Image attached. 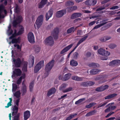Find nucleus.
<instances>
[{
    "mask_svg": "<svg viewBox=\"0 0 120 120\" xmlns=\"http://www.w3.org/2000/svg\"><path fill=\"white\" fill-rule=\"evenodd\" d=\"M11 25H10L8 26V30L7 32V34L9 36L11 35L12 34L13 36H16L22 34L24 31V29L21 25H19V30L17 33H16V30L14 29L13 30L11 29Z\"/></svg>",
    "mask_w": 120,
    "mask_h": 120,
    "instance_id": "obj_1",
    "label": "nucleus"
},
{
    "mask_svg": "<svg viewBox=\"0 0 120 120\" xmlns=\"http://www.w3.org/2000/svg\"><path fill=\"white\" fill-rule=\"evenodd\" d=\"M19 11L18 6L17 5H16L14 9V11L15 13L14 14V20L13 23V26L15 27L16 26V25L22 20V18L21 16H18L16 18L15 16V15L16 13L18 12Z\"/></svg>",
    "mask_w": 120,
    "mask_h": 120,
    "instance_id": "obj_2",
    "label": "nucleus"
},
{
    "mask_svg": "<svg viewBox=\"0 0 120 120\" xmlns=\"http://www.w3.org/2000/svg\"><path fill=\"white\" fill-rule=\"evenodd\" d=\"M15 51L13 49L11 51L12 60V63L13 64L17 67H19L20 66L21 63V62L20 59L18 58L16 60H15L14 58V55L15 54Z\"/></svg>",
    "mask_w": 120,
    "mask_h": 120,
    "instance_id": "obj_3",
    "label": "nucleus"
},
{
    "mask_svg": "<svg viewBox=\"0 0 120 120\" xmlns=\"http://www.w3.org/2000/svg\"><path fill=\"white\" fill-rule=\"evenodd\" d=\"M43 16L42 15H41L38 18L37 20L35 22L36 25H34V27L36 29V25L37 26L38 29H39L41 26L43 22Z\"/></svg>",
    "mask_w": 120,
    "mask_h": 120,
    "instance_id": "obj_4",
    "label": "nucleus"
},
{
    "mask_svg": "<svg viewBox=\"0 0 120 120\" xmlns=\"http://www.w3.org/2000/svg\"><path fill=\"white\" fill-rule=\"evenodd\" d=\"M20 98L15 100L14 101V104L16 105L17 106L15 105L12 109L13 112L12 115L13 116L15 115L18 112V106H19V102Z\"/></svg>",
    "mask_w": 120,
    "mask_h": 120,
    "instance_id": "obj_5",
    "label": "nucleus"
},
{
    "mask_svg": "<svg viewBox=\"0 0 120 120\" xmlns=\"http://www.w3.org/2000/svg\"><path fill=\"white\" fill-rule=\"evenodd\" d=\"M12 35L9 38V39L10 40L11 39H12L11 42L10 41L9 42V44H10L11 43H19L20 42V37H19L18 38H15V36H13L12 34Z\"/></svg>",
    "mask_w": 120,
    "mask_h": 120,
    "instance_id": "obj_6",
    "label": "nucleus"
},
{
    "mask_svg": "<svg viewBox=\"0 0 120 120\" xmlns=\"http://www.w3.org/2000/svg\"><path fill=\"white\" fill-rule=\"evenodd\" d=\"M54 60H52L47 64L45 68L46 71L48 72L51 70L54 65Z\"/></svg>",
    "mask_w": 120,
    "mask_h": 120,
    "instance_id": "obj_7",
    "label": "nucleus"
},
{
    "mask_svg": "<svg viewBox=\"0 0 120 120\" xmlns=\"http://www.w3.org/2000/svg\"><path fill=\"white\" fill-rule=\"evenodd\" d=\"M54 60H52L47 64L45 68L46 71L48 72L51 70L54 65Z\"/></svg>",
    "mask_w": 120,
    "mask_h": 120,
    "instance_id": "obj_8",
    "label": "nucleus"
},
{
    "mask_svg": "<svg viewBox=\"0 0 120 120\" xmlns=\"http://www.w3.org/2000/svg\"><path fill=\"white\" fill-rule=\"evenodd\" d=\"M44 43L45 44L51 45L54 43V42L52 38L49 36L46 38L44 41Z\"/></svg>",
    "mask_w": 120,
    "mask_h": 120,
    "instance_id": "obj_9",
    "label": "nucleus"
},
{
    "mask_svg": "<svg viewBox=\"0 0 120 120\" xmlns=\"http://www.w3.org/2000/svg\"><path fill=\"white\" fill-rule=\"evenodd\" d=\"M44 62L41 61L39 62L35 66L34 69V73H36L38 72L40 69L41 67L43 65Z\"/></svg>",
    "mask_w": 120,
    "mask_h": 120,
    "instance_id": "obj_10",
    "label": "nucleus"
},
{
    "mask_svg": "<svg viewBox=\"0 0 120 120\" xmlns=\"http://www.w3.org/2000/svg\"><path fill=\"white\" fill-rule=\"evenodd\" d=\"M28 41L31 43H34L35 42L34 35L31 32H30L28 33Z\"/></svg>",
    "mask_w": 120,
    "mask_h": 120,
    "instance_id": "obj_11",
    "label": "nucleus"
},
{
    "mask_svg": "<svg viewBox=\"0 0 120 120\" xmlns=\"http://www.w3.org/2000/svg\"><path fill=\"white\" fill-rule=\"evenodd\" d=\"M3 12H4L5 15L7 13V11L4 9V7L2 5H1L0 6V19L4 18V17L3 14Z\"/></svg>",
    "mask_w": 120,
    "mask_h": 120,
    "instance_id": "obj_12",
    "label": "nucleus"
},
{
    "mask_svg": "<svg viewBox=\"0 0 120 120\" xmlns=\"http://www.w3.org/2000/svg\"><path fill=\"white\" fill-rule=\"evenodd\" d=\"M21 71L19 69H16L15 71H13V74L12 75V78L15 76L20 75L21 74Z\"/></svg>",
    "mask_w": 120,
    "mask_h": 120,
    "instance_id": "obj_13",
    "label": "nucleus"
},
{
    "mask_svg": "<svg viewBox=\"0 0 120 120\" xmlns=\"http://www.w3.org/2000/svg\"><path fill=\"white\" fill-rule=\"evenodd\" d=\"M65 10H61L58 11L56 13V16L57 17H60L63 16L66 13Z\"/></svg>",
    "mask_w": 120,
    "mask_h": 120,
    "instance_id": "obj_14",
    "label": "nucleus"
},
{
    "mask_svg": "<svg viewBox=\"0 0 120 120\" xmlns=\"http://www.w3.org/2000/svg\"><path fill=\"white\" fill-rule=\"evenodd\" d=\"M110 54V52L105 50L104 53L103 54L102 56L101 57V59L103 60H107L108 58L107 56L109 55Z\"/></svg>",
    "mask_w": 120,
    "mask_h": 120,
    "instance_id": "obj_15",
    "label": "nucleus"
},
{
    "mask_svg": "<svg viewBox=\"0 0 120 120\" xmlns=\"http://www.w3.org/2000/svg\"><path fill=\"white\" fill-rule=\"evenodd\" d=\"M53 11L52 9H50L48 12H47L46 15V20H48L51 17L52 15Z\"/></svg>",
    "mask_w": 120,
    "mask_h": 120,
    "instance_id": "obj_16",
    "label": "nucleus"
},
{
    "mask_svg": "<svg viewBox=\"0 0 120 120\" xmlns=\"http://www.w3.org/2000/svg\"><path fill=\"white\" fill-rule=\"evenodd\" d=\"M30 113L29 111L27 110L24 113V120H27L30 116Z\"/></svg>",
    "mask_w": 120,
    "mask_h": 120,
    "instance_id": "obj_17",
    "label": "nucleus"
},
{
    "mask_svg": "<svg viewBox=\"0 0 120 120\" xmlns=\"http://www.w3.org/2000/svg\"><path fill=\"white\" fill-rule=\"evenodd\" d=\"M21 93L22 95L25 94L26 92V87L23 82L22 83V86L21 90Z\"/></svg>",
    "mask_w": 120,
    "mask_h": 120,
    "instance_id": "obj_18",
    "label": "nucleus"
},
{
    "mask_svg": "<svg viewBox=\"0 0 120 120\" xmlns=\"http://www.w3.org/2000/svg\"><path fill=\"white\" fill-rule=\"evenodd\" d=\"M72 44H71L64 49L60 53L62 54L68 51L73 46Z\"/></svg>",
    "mask_w": 120,
    "mask_h": 120,
    "instance_id": "obj_19",
    "label": "nucleus"
},
{
    "mask_svg": "<svg viewBox=\"0 0 120 120\" xmlns=\"http://www.w3.org/2000/svg\"><path fill=\"white\" fill-rule=\"evenodd\" d=\"M56 91V90L55 88H52L50 89L48 92L47 94V95L49 96L52 94H54Z\"/></svg>",
    "mask_w": 120,
    "mask_h": 120,
    "instance_id": "obj_20",
    "label": "nucleus"
},
{
    "mask_svg": "<svg viewBox=\"0 0 120 120\" xmlns=\"http://www.w3.org/2000/svg\"><path fill=\"white\" fill-rule=\"evenodd\" d=\"M34 57L33 56H30V57L29 62L30 64V67H33L34 63Z\"/></svg>",
    "mask_w": 120,
    "mask_h": 120,
    "instance_id": "obj_21",
    "label": "nucleus"
},
{
    "mask_svg": "<svg viewBox=\"0 0 120 120\" xmlns=\"http://www.w3.org/2000/svg\"><path fill=\"white\" fill-rule=\"evenodd\" d=\"M88 37V35L87 34H86L84 35V37L81 39L77 43V45H79L82 42L85 41Z\"/></svg>",
    "mask_w": 120,
    "mask_h": 120,
    "instance_id": "obj_22",
    "label": "nucleus"
},
{
    "mask_svg": "<svg viewBox=\"0 0 120 120\" xmlns=\"http://www.w3.org/2000/svg\"><path fill=\"white\" fill-rule=\"evenodd\" d=\"M81 14L80 13H75L72 15L71 18L72 19H74L75 18L81 16Z\"/></svg>",
    "mask_w": 120,
    "mask_h": 120,
    "instance_id": "obj_23",
    "label": "nucleus"
},
{
    "mask_svg": "<svg viewBox=\"0 0 120 120\" xmlns=\"http://www.w3.org/2000/svg\"><path fill=\"white\" fill-rule=\"evenodd\" d=\"M71 78L73 80L78 81H81L83 79L82 78L79 77L76 75L72 76Z\"/></svg>",
    "mask_w": 120,
    "mask_h": 120,
    "instance_id": "obj_24",
    "label": "nucleus"
},
{
    "mask_svg": "<svg viewBox=\"0 0 120 120\" xmlns=\"http://www.w3.org/2000/svg\"><path fill=\"white\" fill-rule=\"evenodd\" d=\"M47 0H42L39 5V7L41 8L47 2Z\"/></svg>",
    "mask_w": 120,
    "mask_h": 120,
    "instance_id": "obj_25",
    "label": "nucleus"
},
{
    "mask_svg": "<svg viewBox=\"0 0 120 120\" xmlns=\"http://www.w3.org/2000/svg\"><path fill=\"white\" fill-rule=\"evenodd\" d=\"M70 65L73 66H76L78 65V63L76 61L72 60L70 61Z\"/></svg>",
    "mask_w": 120,
    "mask_h": 120,
    "instance_id": "obj_26",
    "label": "nucleus"
},
{
    "mask_svg": "<svg viewBox=\"0 0 120 120\" xmlns=\"http://www.w3.org/2000/svg\"><path fill=\"white\" fill-rule=\"evenodd\" d=\"M25 75L24 74L22 75V76L20 77V78L18 79L17 81V84H19L21 82L22 79H24L25 77Z\"/></svg>",
    "mask_w": 120,
    "mask_h": 120,
    "instance_id": "obj_27",
    "label": "nucleus"
},
{
    "mask_svg": "<svg viewBox=\"0 0 120 120\" xmlns=\"http://www.w3.org/2000/svg\"><path fill=\"white\" fill-rule=\"evenodd\" d=\"M13 95L17 98H19L21 95V93L20 91H17L14 93H13Z\"/></svg>",
    "mask_w": 120,
    "mask_h": 120,
    "instance_id": "obj_28",
    "label": "nucleus"
},
{
    "mask_svg": "<svg viewBox=\"0 0 120 120\" xmlns=\"http://www.w3.org/2000/svg\"><path fill=\"white\" fill-rule=\"evenodd\" d=\"M100 71V70L98 69H93L90 71V73L91 74H94L97 73Z\"/></svg>",
    "mask_w": 120,
    "mask_h": 120,
    "instance_id": "obj_29",
    "label": "nucleus"
},
{
    "mask_svg": "<svg viewBox=\"0 0 120 120\" xmlns=\"http://www.w3.org/2000/svg\"><path fill=\"white\" fill-rule=\"evenodd\" d=\"M27 63L26 62H24L23 63V66L22 68V70L23 71H26L27 69Z\"/></svg>",
    "mask_w": 120,
    "mask_h": 120,
    "instance_id": "obj_30",
    "label": "nucleus"
},
{
    "mask_svg": "<svg viewBox=\"0 0 120 120\" xmlns=\"http://www.w3.org/2000/svg\"><path fill=\"white\" fill-rule=\"evenodd\" d=\"M71 75V74L70 73L66 74L64 77V80L65 81L68 80L70 78Z\"/></svg>",
    "mask_w": 120,
    "mask_h": 120,
    "instance_id": "obj_31",
    "label": "nucleus"
},
{
    "mask_svg": "<svg viewBox=\"0 0 120 120\" xmlns=\"http://www.w3.org/2000/svg\"><path fill=\"white\" fill-rule=\"evenodd\" d=\"M77 28V27H75V28L74 27H71L70 28L68 29L67 30V32L68 34H69L73 32L75 30H76Z\"/></svg>",
    "mask_w": 120,
    "mask_h": 120,
    "instance_id": "obj_32",
    "label": "nucleus"
},
{
    "mask_svg": "<svg viewBox=\"0 0 120 120\" xmlns=\"http://www.w3.org/2000/svg\"><path fill=\"white\" fill-rule=\"evenodd\" d=\"M74 4L73 1H68L66 2L65 5L67 6H69L73 5Z\"/></svg>",
    "mask_w": 120,
    "mask_h": 120,
    "instance_id": "obj_33",
    "label": "nucleus"
},
{
    "mask_svg": "<svg viewBox=\"0 0 120 120\" xmlns=\"http://www.w3.org/2000/svg\"><path fill=\"white\" fill-rule=\"evenodd\" d=\"M77 8V6H74L69 8H68L67 9L69 12H71L76 9Z\"/></svg>",
    "mask_w": 120,
    "mask_h": 120,
    "instance_id": "obj_34",
    "label": "nucleus"
},
{
    "mask_svg": "<svg viewBox=\"0 0 120 120\" xmlns=\"http://www.w3.org/2000/svg\"><path fill=\"white\" fill-rule=\"evenodd\" d=\"M105 51V50L102 48L99 49L98 50V53L100 55H102L103 56L104 53Z\"/></svg>",
    "mask_w": 120,
    "mask_h": 120,
    "instance_id": "obj_35",
    "label": "nucleus"
},
{
    "mask_svg": "<svg viewBox=\"0 0 120 120\" xmlns=\"http://www.w3.org/2000/svg\"><path fill=\"white\" fill-rule=\"evenodd\" d=\"M89 66L90 67L95 68L99 66V65L98 64L94 63H91L89 64Z\"/></svg>",
    "mask_w": 120,
    "mask_h": 120,
    "instance_id": "obj_36",
    "label": "nucleus"
},
{
    "mask_svg": "<svg viewBox=\"0 0 120 120\" xmlns=\"http://www.w3.org/2000/svg\"><path fill=\"white\" fill-rule=\"evenodd\" d=\"M116 95L117 94H111L106 97L105 99H108L111 98L116 96Z\"/></svg>",
    "mask_w": 120,
    "mask_h": 120,
    "instance_id": "obj_37",
    "label": "nucleus"
},
{
    "mask_svg": "<svg viewBox=\"0 0 120 120\" xmlns=\"http://www.w3.org/2000/svg\"><path fill=\"white\" fill-rule=\"evenodd\" d=\"M77 115L76 114H71L68 117H67L66 119V120H70L72 118H73L75 116Z\"/></svg>",
    "mask_w": 120,
    "mask_h": 120,
    "instance_id": "obj_38",
    "label": "nucleus"
},
{
    "mask_svg": "<svg viewBox=\"0 0 120 120\" xmlns=\"http://www.w3.org/2000/svg\"><path fill=\"white\" fill-rule=\"evenodd\" d=\"M112 103L109 104L108 105H107L106 106V107H109L108 108L106 109L105 110V112H109L111 110L110 109V106H109L110 105H111H111Z\"/></svg>",
    "mask_w": 120,
    "mask_h": 120,
    "instance_id": "obj_39",
    "label": "nucleus"
},
{
    "mask_svg": "<svg viewBox=\"0 0 120 120\" xmlns=\"http://www.w3.org/2000/svg\"><path fill=\"white\" fill-rule=\"evenodd\" d=\"M12 91L13 92L15 91L17 89V85L15 83L12 84Z\"/></svg>",
    "mask_w": 120,
    "mask_h": 120,
    "instance_id": "obj_40",
    "label": "nucleus"
},
{
    "mask_svg": "<svg viewBox=\"0 0 120 120\" xmlns=\"http://www.w3.org/2000/svg\"><path fill=\"white\" fill-rule=\"evenodd\" d=\"M109 65L112 66L113 65H117L116 60H114L112 61L109 63Z\"/></svg>",
    "mask_w": 120,
    "mask_h": 120,
    "instance_id": "obj_41",
    "label": "nucleus"
},
{
    "mask_svg": "<svg viewBox=\"0 0 120 120\" xmlns=\"http://www.w3.org/2000/svg\"><path fill=\"white\" fill-rule=\"evenodd\" d=\"M9 99L10 100V101L7 104V105L5 106V108H8L11 105V103L12 101V100L11 98H9Z\"/></svg>",
    "mask_w": 120,
    "mask_h": 120,
    "instance_id": "obj_42",
    "label": "nucleus"
},
{
    "mask_svg": "<svg viewBox=\"0 0 120 120\" xmlns=\"http://www.w3.org/2000/svg\"><path fill=\"white\" fill-rule=\"evenodd\" d=\"M92 0H88L85 2V4L87 5H91V4H93V3H91V2Z\"/></svg>",
    "mask_w": 120,
    "mask_h": 120,
    "instance_id": "obj_43",
    "label": "nucleus"
},
{
    "mask_svg": "<svg viewBox=\"0 0 120 120\" xmlns=\"http://www.w3.org/2000/svg\"><path fill=\"white\" fill-rule=\"evenodd\" d=\"M56 31L54 32L53 34H52L53 35L54 38L55 39H56L57 37V33L58 32V29H56Z\"/></svg>",
    "mask_w": 120,
    "mask_h": 120,
    "instance_id": "obj_44",
    "label": "nucleus"
},
{
    "mask_svg": "<svg viewBox=\"0 0 120 120\" xmlns=\"http://www.w3.org/2000/svg\"><path fill=\"white\" fill-rule=\"evenodd\" d=\"M109 46L111 49H113L116 47V45L114 44H111L109 45Z\"/></svg>",
    "mask_w": 120,
    "mask_h": 120,
    "instance_id": "obj_45",
    "label": "nucleus"
},
{
    "mask_svg": "<svg viewBox=\"0 0 120 120\" xmlns=\"http://www.w3.org/2000/svg\"><path fill=\"white\" fill-rule=\"evenodd\" d=\"M34 86V82H31L30 85V91H32L33 90Z\"/></svg>",
    "mask_w": 120,
    "mask_h": 120,
    "instance_id": "obj_46",
    "label": "nucleus"
},
{
    "mask_svg": "<svg viewBox=\"0 0 120 120\" xmlns=\"http://www.w3.org/2000/svg\"><path fill=\"white\" fill-rule=\"evenodd\" d=\"M105 24V23H101V24H98V25L94 26L93 28V29H97L101 26L102 25H103L104 24Z\"/></svg>",
    "mask_w": 120,
    "mask_h": 120,
    "instance_id": "obj_47",
    "label": "nucleus"
},
{
    "mask_svg": "<svg viewBox=\"0 0 120 120\" xmlns=\"http://www.w3.org/2000/svg\"><path fill=\"white\" fill-rule=\"evenodd\" d=\"M85 100V99L84 98L81 99H80L78 101H76L75 102V104H78L80 103L81 102H82L83 101H84Z\"/></svg>",
    "mask_w": 120,
    "mask_h": 120,
    "instance_id": "obj_48",
    "label": "nucleus"
},
{
    "mask_svg": "<svg viewBox=\"0 0 120 120\" xmlns=\"http://www.w3.org/2000/svg\"><path fill=\"white\" fill-rule=\"evenodd\" d=\"M78 55V53L76 52H74L73 55L74 58L75 59H76L77 58Z\"/></svg>",
    "mask_w": 120,
    "mask_h": 120,
    "instance_id": "obj_49",
    "label": "nucleus"
},
{
    "mask_svg": "<svg viewBox=\"0 0 120 120\" xmlns=\"http://www.w3.org/2000/svg\"><path fill=\"white\" fill-rule=\"evenodd\" d=\"M13 119L14 120H19V114L13 117Z\"/></svg>",
    "mask_w": 120,
    "mask_h": 120,
    "instance_id": "obj_50",
    "label": "nucleus"
},
{
    "mask_svg": "<svg viewBox=\"0 0 120 120\" xmlns=\"http://www.w3.org/2000/svg\"><path fill=\"white\" fill-rule=\"evenodd\" d=\"M96 104V103H91L89 105H86V107L87 108H89Z\"/></svg>",
    "mask_w": 120,
    "mask_h": 120,
    "instance_id": "obj_51",
    "label": "nucleus"
},
{
    "mask_svg": "<svg viewBox=\"0 0 120 120\" xmlns=\"http://www.w3.org/2000/svg\"><path fill=\"white\" fill-rule=\"evenodd\" d=\"M87 83V82H82L81 84V86H88Z\"/></svg>",
    "mask_w": 120,
    "mask_h": 120,
    "instance_id": "obj_52",
    "label": "nucleus"
},
{
    "mask_svg": "<svg viewBox=\"0 0 120 120\" xmlns=\"http://www.w3.org/2000/svg\"><path fill=\"white\" fill-rule=\"evenodd\" d=\"M96 90L97 91H103V89L102 86H101L96 89Z\"/></svg>",
    "mask_w": 120,
    "mask_h": 120,
    "instance_id": "obj_53",
    "label": "nucleus"
},
{
    "mask_svg": "<svg viewBox=\"0 0 120 120\" xmlns=\"http://www.w3.org/2000/svg\"><path fill=\"white\" fill-rule=\"evenodd\" d=\"M107 103V102H105L104 103L102 104L101 103L100 104L98 107V108H99L100 107H101L102 106H103L105 105Z\"/></svg>",
    "mask_w": 120,
    "mask_h": 120,
    "instance_id": "obj_54",
    "label": "nucleus"
},
{
    "mask_svg": "<svg viewBox=\"0 0 120 120\" xmlns=\"http://www.w3.org/2000/svg\"><path fill=\"white\" fill-rule=\"evenodd\" d=\"M36 53H38L40 51V48L39 47H37L35 48V50Z\"/></svg>",
    "mask_w": 120,
    "mask_h": 120,
    "instance_id": "obj_55",
    "label": "nucleus"
},
{
    "mask_svg": "<svg viewBox=\"0 0 120 120\" xmlns=\"http://www.w3.org/2000/svg\"><path fill=\"white\" fill-rule=\"evenodd\" d=\"M112 104L111 105V106L110 105L109 106H110V109L111 110H112L115 109L116 108V107L115 106H112V105L113 104V103H112Z\"/></svg>",
    "mask_w": 120,
    "mask_h": 120,
    "instance_id": "obj_56",
    "label": "nucleus"
},
{
    "mask_svg": "<svg viewBox=\"0 0 120 120\" xmlns=\"http://www.w3.org/2000/svg\"><path fill=\"white\" fill-rule=\"evenodd\" d=\"M82 32L81 30H79L77 31V34L78 35L80 36L82 34Z\"/></svg>",
    "mask_w": 120,
    "mask_h": 120,
    "instance_id": "obj_57",
    "label": "nucleus"
},
{
    "mask_svg": "<svg viewBox=\"0 0 120 120\" xmlns=\"http://www.w3.org/2000/svg\"><path fill=\"white\" fill-rule=\"evenodd\" d=\"M118 6H116L110 8V10H115L119 8Z\"/></svg>",
    "mask_w": 120,
    "mask_h": 120,
    "instance_id": "obj_58",
    "label": "nucleus"
},
{
    "mask_svg": "<svg viewBox=\"0 0 120 120\" xmlns=\"http://www.w3.org/2000/svg\"><path fill=\"white\" fill-rule=\"evenodd\" d=\"M87 82L88 86H90L92 85H93L94 83V82L91 81Z\"/></svg>",
    "mask_w": 120,
    "mask_h": 120,
    "instance_id": "obj_59",
    "label": "nucleus"
},
{
    "mask_svg": "<svg viewBox=\"0 0 120 120\" xmlns=\"http://www.w3.org/2000/svg\"><path fill=\"white\" fill-rule=\"evenodd\" d=\"M67 96V94H65L64 95L62 96L60 98H59V100H60L62 99H65L66 98Z\"/></svg>",
    "mask_w": 120,
    "mask_h": 120,
    "instance_id": "obj_60",
    "label": "nucleus"
},
{
    "mask_svg": "<svg viewBox=\"0 0 120 120\" xmlns=\"http://www.w3.org/2000/svg\"><path fill=\"white\" fill-rule=\"evenodd\" d=\"M14 46L15 47H16L18 49H20L21 48V46H20L18 45L15 44L14 45Z\"/></svg>",
    "mask_w": 120,
    "mask_h": 120,
    "instance_id": "obj_61",
    "label": "nucleus"
},
{
    "mask_svg": "<svg viewBox=\"0 0 120 120\" xmlns=\"http://www.w3.org/2000/svg\"><path fill=\"white\" fill-rule=\"evenodd\" d=\"M111 38V37L110 36H107L105 37V41H107L110 39Z\"/></svg>",
    "mask_w": 120,
    "mask_h": 120,
    "instance_id": "obj_62",
    "label": "nucleus"
},
{
    "mask_svg": "<svg viewBox=\"0 0 120 120\" xmlns=\"http://www.w3.org/2000/svg\"><path fill=\"white\" fill-rule=\"evenodd\" d=\"M96 22L95 21H92L89 24V25L90 26H91L94 25L95 23Z\"/></svg>",
    "mask_w": 120,
    "mask_h": 120,
    "instance_id": "obj_63",
    "label": "nucleus"
},
{
    "mask_svg": "<svg viewBox=\"0 0 120 120\" xmlns=\"http://www.w3.org/2000/svg\"><path fill=\"white\" fill-rule=\"evenodd\" d=\"M72 88L71 87H69L67 89L64 91V92H67L71 91L72 90Z\"/></svg>",
    "mask_w": 120,
    "mask_h": 120,
    "instance_id": "obj_64",
    "label": "nucleus"
}]
</instances>
